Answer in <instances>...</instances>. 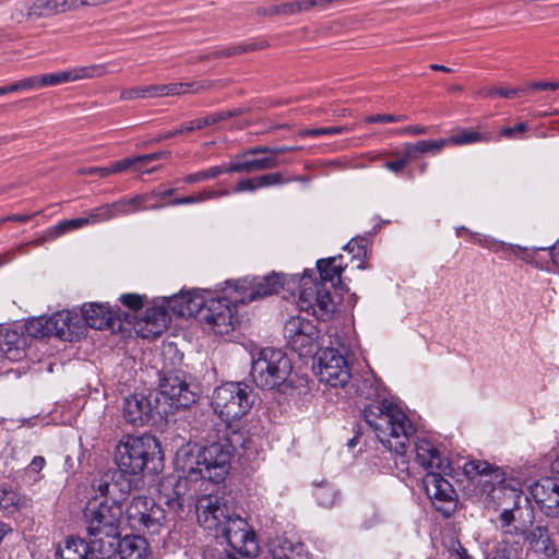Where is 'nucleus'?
Returning a JSON list of instances; mask_svg holds the SVG:
<instances>
[{
    "label": "nucleus",
    "mask_w": 559,
    "mask_h": 559,
    "mask_svg": "<svg viewBox=\"0 0 559 559\" xmlns=\"http://www.w3.org/2000/svg\"><path fill=\"white\" fill-rule=\"evenodd\" d=\"M364 417L379 441L397 455H404L414 433L406 414L393 402L383 399L365 406Z\"/></svg>",
    "instance_id": "obj_1"
},
{
    "label": "nucleus",
    "mask_w": 559,
    "mask_h": 559,
    "mask_svg": "<svg viewBox=\"0 0 559 559\" xmlns=\"http://www.w3.org/2000/svg\"><path fill=\"white\" fill-rule=\"evenodd\" d=\"M416 461L425 468L430 469L423 478V487L435 508L444 515H450L455 507V490L442 476L443 460L439 450L427 439H419L415 443Z\"/></svg>",
    "instance_id": "obj_2"
},
{
    "label": "nucleus",
    "mask_w": 559,
    "mask_h": 559,
    "mask_svg": "<svg viewBox=\"0 0 559 559\" xmlns=\"http://www.w3.org/2000/svg\"><path fill=\"white\" fill-rule=\"evenodd\" d=\"M160 461V445L151 435L127 436L116 447L115 462L118 469L130 477L141 475L145 469L157 471Z\"/></svg>",
    "instance_id": "obj_3"
},
{
    "label": "nucleus",
    "mask_w": 559,
    "mask_h": 559,
    "mask_svg": "<svg viewBox=\"0 0 559 559\" xmlns=\"http://www.w3.org/2000/svg\"><path fill=\"white\" fill-rule=\"evenodd\" d=\"M252 404V390L241 382L224 383L212 396V407L226 423L227 431L240 430L238 421L249 413Z\"/></svg>",
    "instance_id": "obj_4"
},
{
    "label": "nucleus",
    "mask_w": 559,
    "mask_h": 559,
    "mask_svg": "<svg viewBox=\"0 0 559 559\" xmlns=\"http://www.w3.org/2000/svg\"><path fill=\"white\" fill-rule=\"evenodd\" d=\"M122 506L120 503H108V501H93L86 507L84 518L86 531L92 537V544H107L110 548L116 547V540L120 536L119 525L122 519Z\"/></svg>",
    "instance_id": "obj_5"
},
{
    "label": "nucleus",
    "mask_w": 559,
    "mask_h": 559,
    "mask_svg": "<svg viewBox=\"0 0 559 559\" xmlns=\"http://www.w3.org/2000/svg\"><path fill=\"white\" fill-rule=\"evenodd\" d=\"M292 370L290 359L281 349L265 347L251 354L250 376L261 389L278 388L288 379Z\"/></svg>",
    "instance_id": "obj_6"
},
{
    "label": "nucleus",
    "mask_w": 559,
    "mask_h": 559,
    "mask_svg": "<svg viewBox=\"0 0 559 559\" xmlns=\"http://www.w3.org/2000/svg\"><path fill=\"white\" fill-rule=\"evenodd\" d=\"M247 440L246 431L233 430L226 432L224 440L202 448L203 461L201 463L205 469L207 483H221L225 479L234 452L247 448Z\"/></svg>",
    "instance_id": "obj_7"
},
{
    "label": "nucleus",
    "mask_w": 559,
    "mask_h": 559,
    "mask_svg": "<svg viewBox=\"0 0 559 559\" xmlns=\"http://www.w3.org/2000/svg\"><path fill=\"white\" fill-rule=\"evenodd\" d=\"M292 284L299 287L297 306L301 311L311 313L322 321L332 317L335 305L324 283L313 280L305 272L302 277L292 275Z\"/></svg>",
    "instance_id": "obj_8"
},
{
    "label": "nucleus",
    "mask_w": 559,
    "mask_h": 559,
    "mask_svg": "<svg viewBox=\"0 0 559 559\" xmlns=\"http://www.w3.org/2000/svg\"><path fill=\"white\" fill-rule=\"evenodd\" d=\"M237 304H246V299L238 295L235 297L225 295L210 299L204 313H202V320L207 329L217 335L229 334L234 331L237 323Z\"/></svg>",
    "instance_id": "obj_9"
},
{
    "label": "nucleus",
    "mask_w": 559,
    "mask_h": 559,
    "mask_svg": "<svg viewBox=\"0 0 559 559\" xmlns=\"http://www.w3.org/2000/svg\"><path fill=\"white\" fill-rule=\"evenodd\" d=\"M126 519L132 530L159 533L165 522L164 509L147 497H134L126 509Z\"/></svg>",
    "instance_id": "obj_10"
},
{
    "label": "nucleus",
    "mask_w": 559,
    "mask_h": 559,
    "mask_svg": "<svg viewBox=\"0 0 559 559\" xmlns=\"http://www.w3.org/2000/svg\"><path fill=\"white\" fill-rule=\"evenodd\" d=\"M287 345L299 356H312L320 347V331L309 319L292 317L284 325Z\"/></svg>",
    "instance_id": "obj_11"
},
{
    "label": "nucleus",
    "mask_w": 559,
    "mask_h": 559,
    "mask_svg": "<svg viewBox=\"0 0 559 559\" xmlns=\"http://www.w3.org/2000/svg\"><path fill=\"white\" fill-rule=\"evenodd\" d=\"M219 536L239 555L255 557L259 554L260 548L253 528L235 512L219 531Z\"/></svg>",
    "instance_id": "obj_12"
},
{
    "label": "nucleus",
    "mask_w": 559,
    "mask_h": 559,
    "mask_svg": "<svg viewBox=\"0 0 559 559\" xmlns=\"http://www.w3.org/2000/svg\"><path fill=\"white\" fill-rule=\"evenodd\" d=\"M314 369L319 380L331 386L343 388L350 379L345 357L334 348H326L319 355Z\"/></svg>",
    "instance_id": "obj_13"
},
{
    "label": "nucleus",
    "mask_w": 559,
    "mask_h": 559,
    "mask_svg": "<svg viewBox=\"0 0 559 559\" xmlns=\"http://www.w3.org/2000/svg\"><path fill=\"white\" fill-rule=\"evenodd\" d=\"M195 508L199 524L216 537L234 512L222 498L212 495L198 498Z\"/></svg>",
    "instance_id": "obj_14"
},
{
    "label": "nucleus",
    "mask_w": 559,
    "mask_h": 559,
    "mask_svg": "<svg viewBox=\"0 0 559 559\" xmlns=\"http://www.w3.org/2000/svg\"><path fill=\"white\" fill-rule=\"evenodd\" d=\"M159 391L170 406L175 408H187L197 400V395L189 388L183 372H165L160 379Z\"/></svg>",
    "instance_id": "obj_15"
},
{
    "label": "nucleus",
    "mask_w": 559,
    "mask_h": 559,
    "mask_svg": "<svg viewBox=\"0 0 559 559\" xmlns=\"http://www.w3.org/2000/svg\"><path fill=\"white\" fill-rule=\"evenodd\" d=\"M72 316L70 311H59L49 318H38L31 321L27 332L31 336L40 338L56 336L61 340H70Z\"/></svg>",
    "instance_id": "obj_16"
},
{
    "label": "nucleus",
    "mask_w": 559,
    "mask_h": 559,
    "mask_svg": "<svg viewBox=\"0 0 559 559\" xmlns=\"http://www.w3.org/2000/svg\"><path fill=\"white\" fill-rule=\"evenodd\" d=\"M170 313L167 298L147 307L143 318L138 322V333L144 338L159 336L171 321Z\"/></svg>",
    "instance_id": "obj_17"
},
{
    "label": "nucleus",
    "mask_w": 559,
    "mask_h": 559,
    "mask_svg": "<svg viewBox=\"0 0 559 559\" xmlns=\"http://www.w3.org/2000/svg\"><path fill=\"white\" fill-rule=\"evenodd\" d=\"M530 492L540 511L549 518H559V479L544 477L530 487Z\"/></svg>",
    "instance_id": "obj_18"
},
{
    "label": "nucleus",
    "mask_w": 559,
    "mask_h": 559,
    "mask_svg": "<svg viewBox=\"0 0 559 559\" xmlns=\"http://www.w3.org/2000/svg\"><path fill=\"white\" fill-rule=\"evenodd\" d=\"M201 461H203L202 449L197 444H187L177 451L175 466L181 475L188 476L194 481L207 484L205 469Z\"/></svg>",
    "instance_id": "obj_19"
},
{
    "label": "nucleus",
    "mask_w": 559,
    "mask_h": 559,
    "mask_svg": "<svg viewBox=\"0 0 559 559\" xmlns=\"http://www.w3.org/2000/svg\"><path fill=\"white\" fill-rule=\"evenodd\" d=\"M209 300L203 293L197 289L167 297L168 307L171 312L180 317H191L200 311L204 313Z\"/></svg>",
    "instance_id": "obj_20"
},
{
    "label": "nucleus",
    "mask_w": 559,
    "mask_h": 559,
    "mask_svg": "<svg viewBox=\"0 0 559 559\" xmlns=\"http://www.w3.org/2000/svg\"><path fill=\"white\" fill-rule=\"evenodd\" d=\"M292 277L288 280L281 274L273 273L259 280L249 292L240 293L238 287H235V293L239 297H243L246 302L263 298L269 295L277 294L281 288L287 286L290 288Z\"/></svg>",
    "instance_id": "obj_21"
},
{
    "label": "nucleus",
    "mask_w": 559,
    "mask_h": 559,
    "mask_svg": "<svg viewBox=\"0 0 559 559\" xmlns=\"http://www.w3.org/2000/svg\"><path fill=\"white\" fill-rule=\"evenodd\" d=\"M153 405L142 394L126 397L122 408L123 418L133 426H144L152 417Z\"/></svg>",
    "instance_id": "obj_22"
},
{
    "label": "nucleus",
    "mask_w": 559,
    "mask_h": 559,
    "mask_svg": "<svg viewBox=\"0 0 559 559\" xmlns=\"http://www.w3.org/2000/svg\"><path fill=\"white\" fill-rule=\"evenodd\" d=\"M241 114H242V109H233V110H226V111H221V112H214L206 117L190 121L173 131L160 133L158 136H156L154 139V142H162V141L168 140L173 136H176L178 134H182L185 132H192L194 130H200L205 127L216 124L219 121L239 116Z\"/></svg>",
    "instance_id": "obj_23"
},
{
    "label": "nucleus",
    "mask_w": 559,
    "mask_h": 559,
    "mask_svg": "<svg viewBox=\"0 0 559 559\" xmlns=\"http://www.w3.org/2000/svg\"><path fill=\"white\" fill-rule=\"evenodd\" d=\"M95 547H92L82 538L69 537L64 540L63 545L59 546L57 550L58 559H107L102 549L96 554Z\"/></svg>",
    "instance_id": "obj_24"
},
{
    "label": "nucleus",
    "mask_w": 559,
    "mask_h": 559,
    "mask_svg": "<svg viewBox=\"0 0 559 559\" xmlns=\"http://www.w3.org/2000/svg\"><path fill=\"white\" fill-rule=\"evenodd\" d=\"M26 340L14 330L0 329V354L12 361L24 357Z\"/></svg>",
    "instance_id": "obj_25"
},
{
    "label": "nucleus",
    "mask_w": 559,
    "mask_h": 559,
    "mask_svg": "<svg viewBox=\"0 0 559 559\" xmlns=\"http://www.w3.org/2000/svg\"><path fill=\"white\" fill-rule=\"evenodd\" d=\"M82 314L85 322L96 330H104L114 324V311L103 304L91 302L84 305Z\"/></svg>",
    "instance_id": "obj_26"
},
{
    "label": "nucleus",
    "mask_w": 559,
    "mask_h": 559,
    "mask_svg": "<svg viewBox=\"0 0 559 559\" xmlns=\"http://www.w3.org/2000/svg\"><path fill=\"white\" fill-rule=\"evenodd\" d=\"M526 540L533 551L546 559H552L557 554L556 545L551 540L546 526H534L526 535Z\"/></svg>",
    "instance_id": "obj_27"
},
{
    "label": "nucleus",
    "mask_w": 559,
    "mask_h": 559,
    "mask_svg": "<svg viewBox=\"0 0 559 559\" xmlns=\"http://www.w3.org/2000/svg\"><path fill=\"white\" fill-rule=\"evenodd\" d=\"M121 559H147L150 555L146 539L138 535H127L116 540Z\"/></svg>",
    "instance_id": "obj_28"
},
{
    "label": "nucleus",
    "mask_w": 559,
    "mask_h": 559,
    "mask_svg": "<svg viewBox=\"0 0 559 559\" xmlns=\"http://www.w3.org/2000/svg\"><path fill=\"white\" fill-rule=\"evenodd\" d=\"M205 485L181 474L174 476L175 496L179 498L178 509H182L187 501L193 500L200 492L206 491Z\"/></svg>",
    "instance_id": "obj_29"
},
{
    "label": "nucleus",
    "mask_w": 559,
    "mask_h": 559,
    "mask_svg": "<svg viewBox=\"0 0 559 559\" xmlns=\"http://www.w3.org/2000/svg\"><path fill=\"white\" fill-rule=\"evenodd\" d=\"M281 160L276 156H264L261 158L241 159L237 158L227 166L229 173H251L276 168Z\"/></svg>",
    "instance_id": "obj_30"
},
{
    "label": "nucleus",
    "mask_w": 559,
    "mask_h": 559,
    "mask_svg": "<svg viewBox=\"0 0 559 559\" xmlns=\"http://www.w3.org/2000/svg\"><path fill=\"white\" fill-rule=\"evenodd\" d=\"M151 199V194H138L132 198H122L116 202L108 203L112 218L126 216L138 211L147 209L145 203Z\"/></svg>",
    "instance_id": "obj_31"
},
{
    "label": "nucleus",
    "mask_w": 559,
    "mask_h": 559,
    "mask_svg": "<svg viewBox=\"0 0 559 559\" xmlns=\"http://www.w3.org/2000/svg\"><path fill=\"white\" fill-rule=\"evenodd\" d=\"M133 479L117 469L110 474L109 481V503H120L119 501L131 491Z\"/></svg>",
    "instance_id": "obj_32"
},
{
    "label": "nucleus",
    "mask_w": 559,
    "mask_h": 559,
    "mask_svg": "<svg viewBox=\"0 0 559 559\" xmlns=\"http://www.w3.org/2000/svg\"><path fill=\"white\" fill-rule=\"evenodd\" d=\"M447 146L444 139L439 140H421L416 143L405 144V154L411 160L417 159L420 155H436Z\"/></svg>",
    "instance_id": "obj_33"
},
{
    "label": "nucleus",
    "mask_w": 559,
    "mask_h": 559,
    "mask_svg": "<svg viewBox=\"0 0 559 559\" xmlns=\"http://www.w3.org/2000/svg\"><path fill=\"white\" fill-rule=\"evenodd\" d=\"M338 258L333 257L329 259H321L317 262V269L320 274V281L326 285V282H330L334 285L336 282L341 281V275L343 272V266L341 263H337Z\"/></svg>",
    "instance_id": "obj_34"
},
{
    "label": "nucleus",
    "mask_w": 559,
    "mask_h": 559,
    "mask_svg": "<svg viewBox=\"0 0 559 559\" xmlns=\"http://www.w3.org/2000/svg\"><path fill=\"white\" fill-rule=\"evenodd\" d=\"M292 542L285 538H276L270 544V552L273 559H298V549Z\"/></svg>",
    "instance_id": "obj_35"
},
{
    "label": "nucleus",
    "mask_w": 559,
    "mask_h": 559,
    "mask_svg": "<svg viewBox=\"0 0 559 559\" xmlns=\"http://www.w3.org/2000/svg\"><path fill=\"white\" fill-rule=\"evenodd\" d=\"M313 496L323 508H332L340 498L335 487L328 481L316 484Z\"/></svg>",
    "instance_id": "obj_36"
},
{
    "label": "nucleus",
    "mask_w": 559,
    "mask_h": 559,
    "mask_svg": "<svg viewBox=\"0 0 559 559\" xmlns=\"http://www.w3.org/2000/svg\"><path fill=\"white\" fill-rule=\"evenodd\" d=\"M29 7L28 15L32 21L61 13L58 0H36Z\"/></svg>",
    "instance_id": "obj_37"
},
{
    "label": "nucleus",
    "mask_w": 559,
    "mask_h": 559,
    "mask_svg": "<svg viewBox=\"0 0 559 559\" xmlns=\"http://www.w3.org/2000/svg\"><path fill=\"white\" fill-rule=\"evenodd\" d=\"M266 46L264 41H257V43H247V44H239L229 46L224 49H219L216 51H213L206 58H227L230 56L247 53L250 51L263 49Z\"/></svg>",
    "instance_id": "obj_38"
},
{
    "label": "nucleus",
    "mask_w": 559,
    "mask_h": 559,
    "mask_svg": "<svg viewBox=\"0 0 559 559\" xmlns=\"http://www.w3.org/2000/svg\"><path fill=\"white\" fill-rule=\"evenodd\" d=\"M22 497L12 488H0V510L12 514L23 506Z\"/></svg>",
    "instance_id": "obj_39"
},
{
    "label": "nucleus",
    "mask_w": 559,
    "mask_h": 559,
    "mask_svg": "<svg viewBox=\"0 0 559 559\" xmlns=\"http://www.w3.org/2000/svg\"><path fill=\"white\" fill-rule=\"evenodd\" d=\"M485 140L486 138L481 133L473 129H462L450 138L444 139V141H447V146L472 144Z\"/></svg>",
    "instance_id": "obj_40"
},
{
    "label": "nucleus",
    "mask_w": 559,
    "mask_h": 559,
    "mask_svg": "<svg viewBox=\"0 0 559 559\" xmlns=\"http://www.w3.org/2000/svg\"><path fill=\"white\" fill-rule=\"evenodd\" d=\"M86 225H88V219H86V216L72 218L60 222L57 225L52 226L51 228L48 229L47 234L51 239H56L57 237L63 235L69 230L78 229Z\"/></svg>",
    "instance_id": "obj_41"
},
{
    "label": "nucleus",
    "mask_w": 559,
    "mask_h": 559,
    "mask_svg": "<svg viewBox=\"0 0 559 559\" xmlns=\"http://www.w3.org/2000/svg\"><path fill=\"white\" fill-rule=\"evenodd\" d=\"M228 173L227 166H213L209 169L200 170L193 174L186 176L182 181L189 185L197 183L200 181H206L210 179H214L219 175Z\"/></svg>",
    "instance_id": "obj_42"
},
{
    "label": "nucleus",
    "mask_w": 559,
    "mask_h": 559,
    "mask_svg": "<svg viewBox=\"0 0 559 559\" xmlns=\"http://www.w3.org/2000/svg\"><path fill=\"white\" fill-rule=\"evenodd\" d=\"M174 476L164 477L159 483V493L165 503L171 508H178L179 498L175 496Z\"/></svg>",
    "instance_id": "obj_43"
},
{
    "label": "nucleus",
    "mask_w": 559,
    "mask_h": 559,
    "mask_svg": "<svg viewBox=\"0 0 559 559\" xmlns=\"http://www.w3.org/2000/svg\"><path fill=\"white\" fill-rule=\"evenodd\" d=\"M292 151H295V147L259 145L249 148L246 153H243L242 157L245 158L247 155L264 154L265 156H276L278 158V155Z\"/></svg>",
    "instance_id": "obj_44"
},
{
    "label": "nucleus",
    "mask_w": 559,
    "mask_h": 559,
    "mask_svg": "<svg viewBox=\"0 0 559 559\" xmlns=\"http://www.w3.org/2000/svg\"><path fill=\"white\" fill-rule=\"evenodd\" d=\"M85 216L88 219V225L104 223L112 218L108 203L90 210Z\"/></svg>",
    "instance_id": "obj_45"
},
{
    "label": "nucleus",
    "mask_w": 559,
    "mask_h": 559,
    "mask_svg": "<svg viewBox=\"0 0 559 559\" xmlns=\"http://www.w3.org/2000/svg\"><path fill=\"white\" fill-rule=\"evenodd\" d=\"M521 91L516 88H504L501 86L495 87H486L478 92L480 97L485 98H493V97H502V98H511L518 95Z\"/></svg>",
    "instance_id": "obj_46"
},
{
    "label": "nucleus",
    "mask_w": 559,
    "mask_h": 559,
    "mask_svg": "<svg viewBox=\"0 0 559 559\" xmlns=\"http://www.w3.org/2000/svg\"><path fill=\"white\" fill-rule=\"evenodd\" d=\"M40 88L69 83L67 70L38 75Z\"/></svg>",
    "instance_id": "obj_47"
},
{
    "label": "nucleus",
    "mask_w": 559,
    "mask_h": 559,
    "mask_svg": "<svg viewBox=\"0 0 559 559\" xmlns=\"http://www.w3.org/2000/svg\"><path fill=\"white\" fill-rule=\"evenodd\" d=\"M528 130V126L525 122H520L514 127H503L498 133V138H506L509 140L523 139V134Z\"/></svg>",
    "instance_id": "obj_48"
},
{
    "label": "nucleus",
    "mask_w": 559,
    "mask_h": 559,
    "mask_svg": "<svg viewBox=\"0 0 559 559\" xmlns=\"http://www.w3.org/2000/svg\"><path fill=\"white\" fill-rule=\"evenodd\" d=\"M215 192H206L202 191L195 195H189L183 198H177L170 202L171 205H183V204H192V203H201L211 199H215Z\"/></svg>",
    "instance_id": "obj_49"
},
{
    "label": "nucleus",
    "mask_w": 559,
    "mask_h": 559,
    "mask_svg": "<svg viewBox=\"0 0 559 559\" xmlns=\"http://www.w3.org/2000/svg\"><path fill=\"white\" fill-rule=\"evenodd\" d=\"M170 96H179L188 93H195L201 88H204L203 85H200L195 82L191 83H169Z\"/></svg>",
    "instance_id": "obj_50"
},
{
    "label": "nucleus",
    "mask_w": 559,
    "mask_h": 559,
    "mask_svg": "<svg viewBox=\"0 0 559 559\" xmlns=\"http://www.w3.org/2000/svg\"><path fill=\"white\" fill-rule=\"evenodd\" d=\"M29 3L28 2H19L15 4L11 13V19L17 23H23L25 21H32L28 15L29 12Z\"/></svg>",
    "instance_id": "obj_51"
},
{
    "label": "nucleus",
    "mask_w": 559,
    "mask_h": 559,
    "mask_svg": "<svg viewBox=\"0 0 559 559\" xmlns=\"http://www.w3.org/2000/svg\"><path fill=\"white\" fill-rule=\"evenodd\" d=\"M406 120L404 115H372L365 118L366 123H392Z\"/></svg>",
    "instance_id": "obj_52"
},
{
    "label": "nucleus",
    "mask_w": 559,
    "mask_h": 559,
    "mask_svg": "<svg viewBox=\"0 0 559 559\" xmlns=\"http://www.w3.org/2000/svg\"><path fill=\"white\" fill-rule=\"evenodd\" d=\"M110 66H114V63H99V64H90L87 66L88 71V80L95 79V78H102L108 73H114L120 71V69L112 70L109 69Z\"/></svg>",
    "instance_id": "obj_53"
},
{
    "label": "nucleus",
    "mask_w": 559,
    "mask_h": 559,
    "mask_svg": "<svg viewBox=\"0 0 559 559\" xmlns=\"http://www.w3.org/2000/svg\"><path fill=\"white\" fill-rule=\"evenodd\" d=\"M134 164H135V159H132V158H126V159L118 160L112 166L107 167V169L103 170L102 177L105 178L112 174L122 173Z\"/></svg>",
    "instance_id": "obj_54"
},
{
    "label": "nucleus",
    "mask_w": 559,
    "mask_h": 559,
    "mask_svg": "<svg viewBox=\"0 0 559 559\" xmlns=\"http://www.w3.org/2000/svg\"><path fill=\"white\" fill-rule=\"evenodd\" d=\"M109 481L110 474H105L99 479L95 480L93 487L99 493V496L104 499L103 501L109 502Z\"/></svg>",
    "instance_id": "obj_55"
},
{
    "label": "nucleus",
    "mask_w": 559,
    "mask_h": 559,
    "mask_svg": "<svg viewBox=\"0 0 559 559\" xmlns=\"http://www.w3.org/2000/svg\"><path fill=\"white\" fill-rule=\"evenodd\" d=\"M120 301L131 310H138L143 307V296L138 294L121 295Z\"/></svg>",
    "instance_id": "obj_56"
},
{
    "label": "nucleus",
    "mask_w": 559,
    "mask_h": 559,
    "mask_svg": "<svg viewBox=\"0 0 559 559\" xmlns=\"http://www.w3.org/2000/svg\"><path fill=\"white\" fill-rule=\"evenodd\" d=\"M257 178H258V181H259L258 185L260 188L275 186V185H282V183L287 182L286 180L283 179V177L280 173L266 174V175L259 176Z\"/></svg>",
    "instance_id": "obj_57"
},
{
    "label": "nucleus",
    "mask_w": 559,
    "mask_h": 559,
    "mask_svg": "<svg viewBox=\"0 0 559 559\" xmlns=\"http://www.w3.org/2000/svg\"><path fill=\"white\" fill-rule=\"evenodd\" d=\"M495 248H496V249H493L495 252H503L506 254H515V255H518V253L520 251L524 252L527 250L526 248L521 247L519 245H512V243H508V242L497 240V239H496Z\"/></svg>",
    "instance_id": "obj_58"
},
{
    "label": "nucleus",
    "mask_w": 559,
    "mask_h": 559,
    "mask_svg": "<svg viewBox=\"0 0 559 559\" xmlns=\"http://www.w3.org/2000/svg\"><path fill=\"white\" fill-rule=\"evenodd\" d=\"M258 178H249L240 180L233 189L234 192L240 193V192H252L257 189H260L259 187Z\"/></svg>",
    "instance_id": "obj_59"
},
{
    "label": "nucleus",
    "mask_w": 559,
    "mask_h": 559,
    "mask_svg": "<svg viewBox=\"0 0 559 559\" xmlns=\"http://www.w3.org/2000/svg\"><path fill=\"white\" fill-rule=\"evenodd\" d=\"M465 469L468 474L474 472L479 475H487L490 473L491 466L487 462L476 461L466 464Z\"/></svg>",
    "instance_id": "obj_60"
},
{
    "label": "nucleus",
    "mask_w": 559,
    "mask_h": 559,
    "mask_svg": "<svg viewBox=\"0 0 559 559\" xmlns=\"http://www.w3.org/2000/svg\"><path fill=\"white\" fill-rule=\"evenodd\" d=\"M136 98H146L144 86L126 88L120 93V99L122 100H132Z\"/></svg>",
    "instance_id": "obj_61"
},
{
    "label": "nucleus",
    "mask_w": 559,
    "mask_h": 559,
    "mask_svg": "<svg viewBox=\"0 0 559 559\" xmlns=\"http://www.w3.org/2000/svg\"><path fill=\"white\" fill-rule=\"evenodd\" d=\"M69 82L88 80L87 66L74 67L67 70Z\"/></svg>",
    "instance_id": "obj_62"
},
{
    "label": "nucleus",
    "mask_w": 559,
    "mask_h": 559,
    "mask_svg": "<svg viewBox=\"0 0 559 559\" xmlns=\"http://www.w3.org/2000/svg\"><path fill=\"white\" fill-rule=\"evenodd\" d=\"M411 162V158L404 153V156L397 160L386 162L384 168L395 174L401 173L405 166Z\"/></svg>",
    "instance_id": "obj_63"
},
{
    "label": "nucleus",
    "mask_w": 559,
    "mask_h": 559,
    "mask_svg": "<svg viewBox=\"0 0 559 559\" xmlns=\"http://www.w3.org/2000/svg\"><path fill=\"white\" fill-rule=\"evenodd\" d=\"M58 3H59V11H61V13L72 11V10H78V9L84 7L83 0H58Z\"/></svg>",
    "instance_id": "obj_64"
}]
</instances>
